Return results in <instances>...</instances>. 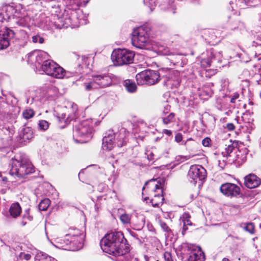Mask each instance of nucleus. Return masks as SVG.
I'll return each mask as SVG.
<instances>
[{"instance_id":"obj_1","label":"nucleus","mask_w":261,"mask_h":261,"mask_svg":"<svg viewBox=\"0 0 261 261\" xmlns=\"http://www.w3.org/2000/svg\"><path fill=\"white\" fill-rule=\"evenodd\" d=\"M100 246L105 252L114 256H121L129 251V245L121 231L108 233L100 241Z\"/></svg>"},{"instance_id":"obj_2","label":"nucleus","mask_w":261,"mask_h":261,"mask_svg":"<svg viewBox=\"0 0 261 261\" xmlns=\"http://www.w3.org/2000/svg\"><path fill=\"white\" fill-rule=\"evenodd\" d=\"M10 174L18 177H24L34 172V168L28 156L19 153L11 159Z\"/></svg>"},{"instance_id":"obj_3","label":"nucleus","mask_w":261,"mask_h":261,"mask_svg":"<svg viewBox=\"0 0 261 261\" xmlns=\"http://www.w3.org/2000/svg\"><path fill=\"white\" fill-rule=\"evenodd\" d=\"M99 123L98 121L91 118L82 120L78 124L74 125L73 137L84 139V140L80 141L81 143L87 142L90 138H92L94 127L98 125Z\"/></svg>"},{"instance_id":"obj_4","label":"nucleus","mask_w":261,"mask_h":261,"mask_svg":"<svg viewBox=\"0 0 261 261\" xmlns=\"http://www.w3.org/2000/svg\"><path fill=\"white\" fill-rule=\"evenodd\" d=\"M113 77V75L109 73L93 74L89 81L84 83L85 89L89 91L110 86L112 84Z\"/></svg>"},{"instance_id":"obj_5","label":"nucleus","mask_w":261,"mask_h":261,"mask_svg":"<svg viewBox=\"0 0 261 261\" xmlns=\"http://www.w3.org/2000/svg\"><path fill=\"white\" fill-rule=\"evenodd\" d=\"M132 43L136 48L149 49L151 45L149 28L142 26L134 29L132 33Z\"/></svg>"},{"instance_id":"obj_6","label":"nucleus","mask_w":261,"mask_h":261,"mask_svg":"<svg viewBox=\"0 0 261 261\" xmlns=\"http://www.w3.org/2000/svg\"><path fill=\"white\" fill-rule=\"evenodd\" d=\"M165 180L163 178L151 179L146 182L142 188L144 190L145 188H148L150 191L155 192L158 190L160 192L155 194L154 197L150 199V203L153 207H159L160 205L163 203L164 198L163 197L162 187L164 184Z\"/></svg>"},{"instance_id":"obj_7","label":"nucleus","mask_w":261,"mask_h":261,"mask_svg":"<svg viewBox=\"0 0 261 261\" xmlns=\"http://www.w3.org/2000/svg\"><path fill=\"white\" fill-rule=\"evenodd\" d=\"M135 54L126 49H115L112 53L111 59L115 65L121 66L133 62Z\"/></svg>"},{"instance_id":"obj_8","label":"nucleus","mask_w":261,"mask_h":261,"mask_svg":"<svg viewBox=\"0 0 261 261\" xmlns=\"http://www.w3.org/2000/svg\"><path fill=\"white\" fill-rule=\"evenodd\" d=\"M163 71V70H160L159 71L151 70H144L136 75L137 83L139 85H154L162 77V72Z\"/></svg>"},{"instance_id":"obj_9","label":"nucleus","mask_w":261,"mask_h":261,"mask_svg":"<svg viewBox=\"0 0 261 261\" xmlns=\"http://www.w3.org/2000/svg\"><path fill=\"white\" fill-rule=\"evenodd\" d=\"M41 70L46 74L56 79H62L65 75V70L51 60L46 61L45 63L42 65Z\"/></svg>"},{"instance_id":"obj_10","label":"nucleus","mask_w":261,"mask_h":261,"mask_svg":"<svg viewBox=\"0 0 261 261\" xmlns=\"http://www.w3.org/2000/svg\"><path fill=\"white\" fill-rule=\"evenodd\" d=\"M188 176L191 182L196 184L198 182L200 185L205 179L206 171L200 165H193L189 170Z\"/></svg>"},{"instance_id":"obj_11","label":"nucleus","mask_w":261,"mask_h":261,"mask_svg":"<svg viewBox=\"0 0 261 261\" xmlns=\"http://www.w3.org/2000/svg\"><path fill=\"white\" fill-rule=\"evenodd\" d=\"M160 80L163 81L164 86L169 89L177 88L181 82L180 73L177 71H168L166 75H162Z\"/></svg>"},{"instance_id":"obj_12","label":"nucleus","mask_w":261,"mask_h":261,"mask_svg":"<svg viewBox=\"0 0 261 261\" xmlns=\"http://www.w3.org/2000/svg\"><path fill=\"white\" fill-rule=\"evenodd\" d=\"M71 109L72 112L68 114L66 112L58 113L57 117L61 127H64L69 124L71 120H75L77 117V106L73 103L71 106Z\"/></svg>"},{"instance_id":"obj_13","label":"nucleus","mask_w":261,"mask_h":261,"mask_svg":"<svg viewBox=\"0 0 261 261\" xmlns=\"http://www.w3.org/2000/svg\"><path fill=\"white\" fill-rule=\"evenodd\" d=\"M48 20H50L49 19ZM51 22L57 28H68L72 24V19L66 14H51L50 18Z\"/></svg>"},{"instance_id":"obj_14","label":"nucleus","mask_w":261,"mask_h":261,"mask_svg":"<svg viewBox=\"0 0 261 261\" xmlns=\"http://www.w3.org/2000/svg\"><path fill=\"white\" fill-rule=\"evenodd\" d=\"M221 192L224 195L230 197H237L240 194V188L237 185L230 182L222 184L220 187Z\"/></svg>"},{"instance_id":"obj_15","label":"nucleus","mask_w":261,"mask_h":261,"mask_svg":"<svg viewBox=\"0 0 261 261\" xmlns=\"http://www.w3.org/2000/svg\"><path fill=\"white\" fill-rule=\"evenodd\" d=\"M70 240L67 239L66 245H61L63 250L77 251L83 247V238L76 237L75 238H70Z\"/></svg>"},{"instance_id":"obj_16","label":"nucleus","mask_w":261,"mask_h":261,"mask_svg":"<svg viewBox=\"0 0 261 261\" xmlns=\"http://www.w3.org/2000/svg\"><path fill=\"white\" fill-rule=\"evenodd\" d=\"M14 36V32L11 29H6L0 32V50L7 48L10 45V40Z\"/></svg>"},{"instance_id":"obj_17","label":"nucleus","mask_w":261,"mask_h":261,"mask_svg":"<svg viewBox=\"0 0 261 261\" xmlns=\"http://www.w3.org/2000/svg\"><path fill=\"white\" fill-rule=\"evenodd\" d=\"M18 13L15 8L11 5H8L3 8L2 12L0 13V18L2 21H8L10 19H14L15 17H17Z\"/></svg>"},{"instance_id":"obj_18","label":"nucleus","mask_w":261,"mask_h":261,"mask_svg":"<svg viewBox=\"0 0 261 261\" xmlns=\"http://www.w3.org/2000/svg\"><path fill=\"white\" fill-rule=\"evenodd\" d=\"M260 184L261 178L253 173L249 174L244 177V185L248 188H255Z\"/></svg>"},{"instance_id":"obj_19","label":"nucleus","mask_w":261,"mask_h":261,"mask_svg":"<svg viewBox=\"0 0 261 261\" xmlns=\"http://www.w3.org/2000/svg\"><path fill=\"white\" fill-rule=\"evenodd\" d=\"M205 255L201 248L197 251H191L189 254L182 257V261H205Z\"/></svg>"},{"instance_id":"obj_20","label":"nucleus","mask_w":261,"mask_h":261,"mask_svg":"<svg viewBox=\"0 0 261 261\" xmlns=\"http://www.w3.org/2000/svg\"><path fill=\"white\" fill-rule=\"evenodd\" d=\"M30 56H35L36 58L35 65L37 68L41 69L42 65L44 64L46 61H49V55L44 51H37L33 53Z\"/></svg>"},{"instance_id":"obj_21","label":"nucleus","mask_w":261,"mask_h":261,"mask_svg":"<svg viewBox=\"0 0 261 261\" xmlns=\"http://www.w3.org/2000/svg\"><path fill=\"white\" fill-rule=\"evenodd\" d=\"M2 138L6 141L8 143H9L12 139L13 136L15 133V130L12 126L5 125L2 128Z\"/></svg>"},{"instance_id":"obj_22","label":"nucleus","mask_w":261,"mask_h":261,"mask_svg":"<svg viewBox=\"0 0 261 261\" xmlns=\"http://www.w3.org/2000/svg\"><path fill=\"white\" fill-rule=\"evenodd\" d=\"M115 136L113 133L110 132L108 136L103 137L102 139V147L103 150H111L114 145Z\"/></svg>"},{"instance_id":"obj_23","label":"nucleus","mask_w":261,"mask_h":261,"mask_svg":"<svg viewBox=\"0 0 261 261\" xmlns=\"http://www.w3.org/2000/svg\"><path fill=\"white\" fill-rule=\"evenodd\" d=\"M206 55L211 58L212 64L217 66L222 61V55L220 52H215L214 50L211 49L206 51Z\"/></svg>"},{"instance_id":"obj_24","label":"nucleus","mask_w":261,"mask_h":261,"mask_svg":"<svg viewBox=\"0 0 261 261\" xmlns=\"http://www.w3.org/2000/svg\"><path fill=\"white\" fill-rule=\"evenodd\" d=\"M113 134L115 138L117 137L116 139V143L118 147H121L126 144L127 139L124 130L121 129L119 133H113Z\"/></svg>"},{"instance_id":"obj_25","label":"nucleus","mask_w":261,"mask_h":261,"mask_svg":"<svg viewBox=\"0 0 261 261\" xmlns=\"http://www.w3.org/2000/svg\"><path fill=\"white\" fill-rule=\"evenodd\" d=\"M21 212V207L18 202L13 203L9 210L10 216L15 219L18 218L20 215Z\"/></svg>"},{"instance_id":"obj_26","label":"nucleus","mask_w":261,"mask_h":261,"mask_svg":"<svg viewBox=\"0 0 261 261\" xmlns=\"http://www.w3.org/2000/svg\"><path fill=\"white\" fill-rule=\"evenodd\" d=\"M160 6L162 10L171 11L173 14L175 13L174 0H163Z\"/></svg>"},{"instance_id":"obj_27","label":"nucleus","mask_w":261,"mask_h":261,"mask_svg":"<svg viewBox=\"0 0 261 261\" xmlns=\"http://www.w3.org/2000/svg\"><path fill=\"white\" fill-rule=\"evenodd\" d=\"M19 135L22 140L26 142L33 138V132L31 128L25 127L22 129Z\"/></svg>"},{"instance_id":"obj_28","label":"nucleus","mask_w":261,"mask_h":261,"mask_svg":"<svg viewBox=\"0 0 261 261\" xmlns=\"http://www.w3.org/2000/svg\"><path fill=\"white\" fill-rule=\"evenodd\" d=\"M33 217L30 214V209L27 208L24 210L21 219L20 221V224L22 226H24L28 222L32 221Z\"/></svg>"},{"instance_id":"obj_29","label":"nucleus","mask_w":261,"mask_h":261,"mask_svg":"<svg viewBox=\"0 0 261 261\" xmlns=\"http://www.w3.org/2000/svg\"><path fill=\"white\" fill-rule=\"evenodd\" d=\"M237 142H232L231 140L229 141V142L227 144H226L225 148L224 149V151L222 152V154L223 156H228L229 154L233 151V150L237 147Z\"/></svg>"},{"instance_id":"obj_30","label":"nucleus","mask_w":261,"mask_h":261,"mask_svg":"<svg viewBox=\"0 0 261 261\" xmlns=\"http://www.w3.org/2000/svg\"><path fill=\"white\" fill-rule=\"evenodd\" d=\"M123 86L129 93H134L136 91L137 87L135 82L130 80H126L123 82Z\"/></svg>"},{"instance_id":"obj_31","label":"nucleus","mask_w":261,"mask_h":261,"mask_svg":"<svg viewBox=\"0 0 261 261\" xmlns=\"http://www.w3.org/2000/svg\"><path fill=\"white\" fill-rule=\"evenodd\" d=\"M248 150L246 148L239 149L236 152V161L239 162H245L246 160Z\"/></svg>"},{"instance_id":"obj_32","label":"nucleus","mask_w":261,"mask_h":261,"mask_svg":"<svg viewBox=\"0 0 261 261\" xmlns=\"http://www.w3.org/2000/svg\"><path fill=\"white\" fill-rule=\"evenodd\" d=\"M243 25L238 20L236 19L234 17H230L229 20V28L232 30L239 29Z\"/></svg>"},{"instance_id":"obj_33","label":"nucleus","mask_w":261,"mask_h":261,"mask_svg":"<svg viewBox=\"0 0 261 261\" xmlns=\"http://www.w3.org/2000/svg\"><path fill=\"white\" fill-rule=\"evenodd\" d=\"M35 114V113L33 109L27 108L23 111L22 115L24 119L28 120L33 118Z\"/></svg>"},{"instance_id":"obj_34","label":"nucleus","mask_w":261,"mask_h":261,"mask_svg":"<svg viewBox=\"0 0 261 261\" xmlns=\"http://www.w3.org/2000/svg\"><path fill=\"white\" fill-rule=\"evenodd\" d=\"M28 17L25 16H20L17 14V17H15L14 19L15 22L20 26L24 27L27 24Z\"/></svg>"},{"instance_id":"obj_35","label":"nucleus","mask_w":261,"mask_h":261,"mask_svg":"<svg viewBox=\"0 0 261 261\" xmlns=\"http://www.w3.org/2000/svg\"><path fill=\"white\" fill-rule=\"evenodd\" d=\"M50 203V201L48 198H45L41 200L39 204L38 207L40 211H46Z\"/></svg>"},{"instance_id":"obj_36","label":"nucleus","mask_w":261,"mask_h":261,"mask_svg":"<svg viewBox=\"0 0 261 261\" xmlns=\"http://www.w3.org/2000/svg\"><path fill=\"white\" fill-rule=\"evenodd\" d=\"M69 232L66 234V237H70V238H75L76 237H82L81 234V231L79 229L76 228H70Z\"/></svg>"},{"instance_id":"obj_37","label":"nucleus","mask_w":261,"mask_h":261,"mask_svg":"<svg viewBox=\"0 0 261 261\" xmlns=\"http://www.w3.org/2000/svg\"><path fill=\"white\" fill-rule=\"evenodd\" d=\"M175 117L174 113H170L167 116H163L162 117L163 122L165 124H168L173 122Z\"/></svg>"},{"instance_id":"obj_38","label":"nucleus","mask_w":261,"mask_h":261,"mask_svg":"<svg viewBox=\"0 0 261 261\" xmlns=\"http://www.w3.org/2000/svg\"><path fill=\"white\" fill-rule=\"evenodd\" d=\"M158 52L161 55L169 56L171 53L169 48L164 45L159 46L158 48Z\"/></svg>"},{"instance_id":"obj_39","label":"nucleus","mask_w":261,"mask_h":261,"mask_svg":"<svg viewBox=\"0 0 261 261\" xmlns=\"http://www.w3.org/2000/svg\"><path fill=\"white\" fill-rule=\"evenodd\" d=\"M120 220L123 224H130L131 215L126 213L123 214L120 216Z\"/></svg>"},{"instance_id":"obj_40","label":"nucleus","mask_w":261,"mask_h":261,"mask_svg":"<svg viewBox=\"0 0 261 261\" xmlns=\"http://www.w3.org/2000/svg\"><path fill=\"white\" fill-rule=\"evenodd\" d=\"M38 257L39 261H57L55 258L43 252L38 254Z\"/></svg>"},{"instance_id":"obj_41","label":"nucleus","mask_w":261,"mask_h":261,"mask_svg":"<svg viewBox=\"0 0 261 261\" xmlns=\"http://www.w3.org/2000/svg\"><path fill=\"white\" fill-rule=\"evenodd\" d=\"M169 56L170 58L169 59L174 65L178 64L181 61V57L179 55H175L171 53Z\"/></svg>"},{"instance_id":"obj_42","label":"nucleus","mask_w":261,"mask_h":261,"mask_svg":"<svg viewBox=\"0 0 261 261\" xmlns=\"http://www.w3.org/2000/svg\"><path fill=\"white\" fill-rule=\"evenodd\" d=\"M200 64L203 68L209 67L212 64L211 58L207 56V58H202L200 61Z\"/></svg>"},{"instance_id":"obj_43","label":"nucleus","mask_w":261,"mask_h":261,"mask_svg":"<svg viewBox=\"0 0 261 261\" xmlns=\"http://www.w3.org/2000/svg\"><path fill=\"white\" fill-rule=\"evenodd\" d=\"M191 216L188 213H185L181 217L182 221L184 225H192V222L190 221Z\"/></svg>"},{"instance_id":"obj_44","label":"nucleus","mask_w":261,"mask_h":261,"mask_svg":"<svg viewBox=\"0 0 261 261\" xmlns=\"http://www.w3.org/2000/svg\"><path fill=\"white\" fill-rule=\"evenodd\" d=\"M49 123L44 120H39L38 122L39 128L40 130H46L49 127Z\"/></svg>"},{"instance_id":"obj_45","label":"nucleus","mask_w":261,"mask_h":261,"mask_svg":"<svg viewBox=\"0 0 261 261\" xmlns=\"http://www.w3.org/2000/svg\"><path fill=\"white\" fill-rule=\"evenodd\" d=\"M144 4L152 11L156 6V0H144Z\"/></svg>"},{"instance_id":"obj_46","label":"nucleus","mask_w":261,"mask_h":261,"mask_svg":"<svg viewBox=\"0 0 261 261\" xmlns=\"http://www.w3.org/2000/svg\"><path fill=\"white\" fill-rule=\"evenodd\" d=\"M254 225L252 223H248L245 224L244 229L245 231L251 234L254 233Z\"/></svg>"},{"instance_id":"obj_47","label":"nucleus","mask_w":261,"mask_h":261,"mask_svg":"<svg viewBox=\"0 0 261 261\" xmlns=\"http://www.w3.org/2000/svg\"><path fill=\"white\" fill-rule=\"evenodd\" d=\"M253 0H239L237 5H239V7L242 9L245 8L246 6H251L250 2Z\"/></svg>"},{"instance_id":"obj_48","label":"nucleus","mask_w":261,"mask_h":261,"mask_svg":"<svg viewBox=\"0 0 261 261\" xmlns=\"http://www.w3.org/2000/svg\"><path fill=\"white\" fill-rule=\"evenodd\" d=\"M159 223L161 227L165 232L167 233H170V232H171V229L169 227V226L165 222L160 220L159 221Z\"/></svg>"},{"instance_id":"obj_49","label":"nucleus","mask_w":261,"mask_h":261,"mask_svg":"<svg viewBox=\"0 0 261 261\" xmlns=\"http://www.w3.org/2000/svg\"><path fill=\"white\" fill-rule=\"evenodd\" d=\"M32 39L33 42L35 43H39L40 44H42L44 41V38L39 35L32 36Z\"/></svg>"},{"instance_id":"obj_50","label":"nucleus","mask_w":261,"mask_h":261,"mask_svg":"<svg viewBox=\"0 0 261 261\" xmlns=\"http://www.w3.org/2000/svg\"><path fill=\"white\" fill-rule=\"evenodd\" d=\"M31 255L29 253H24L23 252H20L17 256L18 259H24L26 260H29L31 259Z\"/></svg>"},{"instance_id":"obj_51","label":"nucleus","mask_w":261,"mask_h":261,"mask_svg":"<svg viewBox=\"0 0 261 261\" xmlns=\"http://www.w3.org/2000/svg\"><path fill=\"white\" fill-rule=\"evenodd\" d=\"M202 144L204 147H210L212 145V140L208 137H206L202 140Z\"/></svg>"},{"instance_id":"obj_52","label":"nucleus","mask_w":261,"mask_h":261,"mask_svg":"<svg viewBox=\"0 0 261 261\" xmlns=\"http://www.w3.org/2000/svg\"><path fill=\"white\" fill-rule=\"evenodd\" d=\"M182 135L180 133H178L175 136V141L178 143H180L181 145L182 142H185L182 141Z\"/></svg>"},{"instance_id":"obj_53","label":"nucleus","mask_w":261,"mask_h":261,"mask_svg":"<svg viewBox=\"0 0 261 261\" xmlns=\"http://www.w3.org/2000/svg\"><path fill=\"white\" fill-rule=\"evenodd\" d=\"M165 261H173L171 253L169 252H165L164 254Z\"/></svg>"},{"instance_id":"obj_54","label":"nucleus","mask_w":261,"mask_h":261,"mask_svg":"<svg viewBox=\"0 0 261 261\" xmlns=\"http://www.w3.org/2000/svg\"><path fill=\"white\" fill-rule=\"evenodd\" d=\"M171 107L168 104H166L164 107V109L162 111L163 116H166L167 115L170 111Z\"/></svg>"},{"instance_id":"obj_55","label":"nucleus","mask_w":261,"mask_h":261,"mask_svg":"<svg viewBox=\"0 0 261 261\" xmlns=\"http://www.w3.org/2000/svg\"><path fill=\"white\" fill-rule=\"evenodd\" d=\"M90 0H79L78 3L77 4H74V8H71V9H76L79 6L82 5V4H84L85 5H86Z\"/></svg>"},{"instance_id":"obj_56","label":"nucleus","mask_w":261,"mask_h":261,"mask_svg":"<svg viewBox=\"0 0 261 261\" xmlns=\"http://www.w3.org/2000/svg\"><path fill=\"white\" fill-rule=\"evenodd\" d=\"M146 155H147V159L149 161H152L154 160V155L153 152L150 151H147L146 152Z\"/></svg>"},{"instance_id":"obj_57","label":"nucleus","mask_w":261,"mask_h":261,"mask_svg":"<svg viewBox=\"0 0 261 261\" xmlns=\"http://www.w3.org/2000/svg\"><path fill=\"white\" fill-rule=\"evenodd\" d=\"M67 239H69V240H70V237H66V236H65V239L64 240L61 239L59 241H58V243L59 244V246H58V247L62 249L61 247V245H66L67 242Z\"/></svg>"},{"instance_id":"obj_58","label":"nucleus","mask_w":261,"mask_h":261,"mask_svg":"<svg viewBox=\"0 0 261 261\" xmlns=\"http://www.w3.org/2000/svg\"><path fill=\"white\" fill-rule=\"evenodd\" d=\"M79 0H67V4L68 5L72 6L71 8H74V4H77L78 3Z\"/></svg>"},{"instance_id":"obj_59","label":"nucleus","mask_w":261,"mask_h":261,"mask_svg":"<svg viewBox=\"0 0 261 261\" xmlns=\"http://www.w3.org/2000/svg\"><path fill=\"white\" fill-rule=\"evenodd\" d=\"M234 125L233 123H227L225 126V128L227 129L228 130H232L234 129Z\"/></svg>"},{"instance_id":"obj_60","label":"nucleus","mask_w":261,"mask_h":261,"mask_svg":"<svg viewBox=\"0 0 261 261\" xmlns=\"http://www.w3.org/2000/svg\"><path fill=\"white\" fill-rule=\"evenodd\" d=\"M239 94L238 93H234L230 99L231 103H234L236 100L239 98Z\"/></svg>"},{"instance_id":"obj_61","label":"nucleus","mask_w":261,"mask_h":261,"mask_svg":"<svg viewBox=\"0 0 261 261\" xmlns=\"http://www.w3.org/2000/svg\"><path fill=\"white\" fill-rule=\"evenodd\" d=\"M163 133L166 134L168 136H170L172 135L171 130L168 129H164Z\"/></svg>"},{"instance_id":"obj_62","label":"nucleus","mask_w":261,"mask_h":261,"mask_svg":"<svg viewBox=\"0 0 261 261\" xmlns=\"http://www.w3.org/2000/svg\"><path fill=\"white\" fill-rule=\"evenodd\" d=\"M187 226L188 225H184L183 224V228H182V234L183 235L185 234V232L186 231V230L188 229V227H187Z\"/></svg>"},{"instance_id":"obj_63","label":"nucleus","mask_w":261,"mask_h":261,"mask_svg":"<svg viewBox=\"0 0 261 261\" xmlns=\"http://www.w3.org/2000/svg\"><path fill=\"white\" fill-rule=\"evenodd\" d=\"M191 140H193V139L191 138H190L188 139L185 142H182L181 145L186 146V145H187L188 142L189 141H191Z\"/></svg>"},{"instance_id":"obj_64","label":"nucleus","mask_w":261,"mask_h":261,"mask_svg":"<svg viewBox=\"0 0 261 261\" xmlns=\"http://www.w3.org/2000/svg\"><path fill=\"white\" fill-rule=\"evenodd\" d=\"M222 261H230V260L226 257H224L222 259Z\"/></svg>"}]
</instances>
